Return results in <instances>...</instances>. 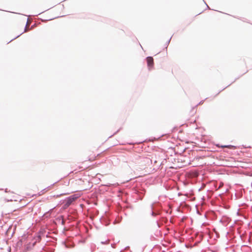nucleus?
Here are the masks:
<instances>
[{
    "instance_id": "obj_2",
    "label": "nucleus",
    "mask_w": 252,
    "mask_h": 252,
    "mask_svg": "<svg viewBox=\"0 0 252 252\" xmlns=\"http://www.w3.org/2000/svg\"><path fill=\"white\" fill-rule=\"evenodd\" d=\"M147 64L149 68H152L154 66V59L152 57H148L146 59Z\"/></svg>"
},
{
    "instance_id": "obj_1",
    "label": "nucleus",
    "mask_w": 252,
    "mask_h": 252,
    "mask_svg": "<svg viewBox=\"0 0 252 252\" xmlns=\"http://www.w3.org/2000/svg\"><path fill=\"white\" fill-rule=\"evenodd\" d=\"M140 158V155L137 153L132 154L128 156L129 162L132 163H136Z\"/></svg>"
},
{
    "instance_id": "obj_4",
    "label": "nucleus",
    "mask_w": 252,
    "mask_h": 252,
    "mask_svg": "<svg viewBox=\"0 0 252 252\" xmlns=\"http://www.w3.org/2000/svg\"><path fill=\"white\" fill-rule=\"evenodd\" d=\"M221 147L222 148H233V146H231V145H229V146H221Z\"/></svg>"
},
{
    "instance_id": "obj_5",
    "label": "nucleus",
    "mask_w": 252,
    "mask_h": 252,
    "mask_svg": "<svg viewBox=\"0 0 252 252\" xmlns=\"http://www.w3.org/2000/svg\"><path fill=\"white\" fill-rule=\"evenodd\" d=\"M192 111H193V112H194V113L196 112V111H195V109H194V108H193V109H192Z\"/></svg>"
},
{
    "instance_id": "obj_3",
    "label": "nucleus",
    "mask_w": 252,
    "mask_h": 252,
    "mask_svg": "<svg viewBox=\"0 0 252 252\" xmlns=\"http://www.w3.org/2000/svg\"><path fill=\"white\" fill-rule=\"evenodd\" d=\"M75 196V195L71 196L67 199L66 205L67 206H69L71 203L76 199V197Z\"/></svg>"
}]
</instances>
